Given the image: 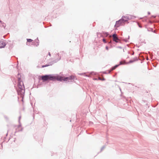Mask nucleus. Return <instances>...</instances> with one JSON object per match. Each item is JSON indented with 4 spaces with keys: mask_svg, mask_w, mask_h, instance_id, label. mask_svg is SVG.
Segmentation results:
<instances>
[{
    "mask_svg": "<svg viewBox=\"0 0 159 159\" xmlns=\"http://www.w3.org/2000/svg\"><path fill=\"white\" fill-rule=\"evenodd\" d=\"M18 86L17 91L18 94L22 95L24 94L25 89L23 82L21 81H19L18 83Z\"/></svg>",
    "mask_w": 159,
    "mask_h": 159,
    "instance_id": "nucleus-1",
    "label": "nucleus"
},
{
    "mask_svg": "<svg viewBox=\"0 0 159 159\" xmlns=\"http://www.w3.org/2000/svg\"><path fill=\"white\" fill-rule=\"evenodd\" d=\"M75 77L74 76H71L69 77H64L62 76H57V80L59 81L63 80L67 81L69 80H71L74 79Z\"/></svg>",
    "mask_w": 159,
    "mask_h": 159,
    "instance_id": "nucleus-2",
    "label": "nucleus"
},
{
    "mask_svg": "<svg viewBox=\"0 0 159 159\" xmlns=\"http://www.w3.org/2000/svg\"><path fill=\"white\" fill-rule=\"evenodd\" d=\"M57 77L52 76L51 75H45L42 76V79L43 81H46L48 80H57Z\"/></svg>",
    "mask_w": 159,
    "mask_h": 159,
    "instance_id": "nucleus-3",
    "label": "nucleus"
},
{
    "mask_svg": "<svg viewBox=\"0 0 159 159\" xmlns=\"http://www.w3.org/2000/svg\"><path fill=\"white\" fill-rule=\"evenodd\" d=\"M129 19V18L128 16H123L120 20H121L122 23H124V22L128 21Z\"/></svg>",
    "mask_w": 159,
    "mask_h": 159,
    "instance_id": "nucleus-4",
    "label": "nucleus"
},
{
    "mask_svg": "<svg viewBox=\"0 0 159 159\" xmlns=\"http://www.w3.org/2000/svg\"><path fill=\"white\" fill-rule=\"evenodd\" d=\"M112 37L113 38V40L114 41L118 42L119 40V39L117 36V35L116 34H113L112 35Z\"/></svg>",
    "mask_w": 159,
    "mask_h": 159,
    "instance_id": "nucleus-5",
    "label": "nucleus"
},
{
    "mask_svg": "<svg viewBox=\"0 0 159 159\" xmlns=\"http://www.w3.org/2000/svg\"><path fill=\"white\" fill-rule=\"evenodd\" d=\"M122 23L121 20H119V21L116 22V26L117 27H119Z\"/></svg>",
    "mask_w": 159,
    "mask_h": 159,
    "instance_id": "nucleus-6",
    "label": "nucleus"
},
{
    "mask_svg": "<svg viewBox=\"0 0 159 159\" xmlns=\"http://www.w3.org/2000/svg\"><path fill=\"white\" fill-rule=\"evenodd\" d=\"M6 45V44L3 41L0 42V48H4Z\"/></svg>",
    "mask_w": 159,
    "mask_h": 159,
    "instance_id": "nucleus-7",
    "label": "nucleus"
},
{
    "mask_svg": "<svg viewBox=\"0 0 159 159\" xmlns=\"http://www.w3.org/2000/svg\"><path fill=\"white\" fill-rule=\"evenodd\" d=\"M119 66V65H116L113 67H112L111 70V71H112L115 69L117 67H118Z\"/></svg>",
    "mask_w": 159,
    "mask_h": 159,
    "instance_id": "nucleus-8",
    "label": "nucleus"
},
{
    "mask_svg": "<svg viewBox=\"0 0 159 159\" xmlns=\"http://www.w3.org/2000/svg\"><path fill=\"white\" fill-rule=\"evenodd\" d=\"M27 42L29 43H31L33 41V40L30 39H27Z\"/></svg>",
    "mask_w": 159,
    "mask_h": 159,
    "instance_id": "nucleus-9",
    "label": "nucleus"
},
{
    "mask_svg": "<svg viewBox=\"0 0 159 159\" xmlns=\"http://www.w3.org/2000/svg\"><path fill=\"white\" fill-rule=\"evenodd\" d=\"M125 62L124 61H121L120 62V64L119 65H122V64H125Z\"/></svg>",
    "mask_w": 159,
    "mask_h": 159,
    "instance_id": "nucleus-10",
    "label": "nucleus"
},
{
    "mask_svg": "<svg viewBox=\"0 0 159 159\" xmlns=\"http://www.w3.org/2000/svg\"><path fill=\"white\" fill-rule=\"evenodd\" d=\"M49 66V65H43L42 66V67L43 68L44 67H46L48 66Z\"/></svg>",
    "mask_w": 159,
    "mask_h": 159,
    "instance_id": "nucleus-11",
    "label": "nucleus"
},
{
    "mask_svg": "<svg viewBox=\"0 0 159 159\" xmlns=\"http://www.w3.org/2000/svg\"><path fill=\"white\" fill-rule=\"evenodd\" d=\"M21 95V97L22 98V102H23V97H24V94H23V95Z\"/></svg>",
    "mask_w": 159,
    "mask_h": 159,
    "instance_id": "nucleus-12",
    "label": "nucleus"
},
{
    "mask_svg": "<svg viewBox=\"0 0 159 159\" xmlns=\"http://www.w3.org/2000/svg\"><path fill=\"white\" fill-rule=\"evenodd\" d=\"M106 50H108V47L107 46H106Z\"/></svg>",
    "mask_w": 159,
    "mask_h": 159,
    "instance_id": "nucleus-13",
    "label": "nucleus"
},
{
    "mask_svg": "<svg viewBox=\"0 0 159 159\" xmlns=\"http://www.w3.org/2000/svg\"><path fill=\"white\" fill-rule=\"evenodd\" d=\"M103 41L104 42V43H106V40L105 39H103Z\"/></svg>",
    "mask_w": 159,
    "mask_h": 159,
    "instance_id": "nucleus-14",
    "label": "nucleus"
},
{
    "mask_svg": "<svg viewBox=\"0 0 159 159\" xmlns=\"http://www.w3.org/2000/svg\"><path fill=\"white\" fill-rule=\"evenodd\" d=\"M49 55L50 56L51 55L50 54V52H49Z\"/></svg>",
    "mask_w": 159,
    "mask_h": 159,
    "instance_id": "nucleus-15",
    "label": "nucleus"
}]
</instances>
